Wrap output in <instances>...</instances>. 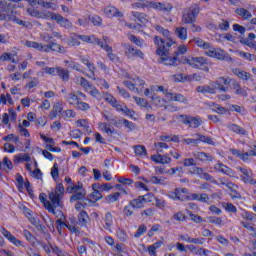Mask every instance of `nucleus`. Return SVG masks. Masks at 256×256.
<instances>
[{"label":"nucleus","mask_w":256,"mask_h":256,"mask_svg":"<svg viewBox=\"0 0 256 256\" xmlns=\"http://www.w3.org/2000/svg\"><path fill=\"white\" fill-rule=\"evenodd\" d=\"M27 13L30 17H36V19H50L51 17V12L47 10L39 11L34 8H28Z\"/></svg>","instance_id":"obj_16"},{"label":"nucleus","mask_w":256,"mask_h":256,"mask_svg":"<svg viewBox=\"0 0 256 256\" xmlns=\"http://www.w3.org/2000/svg\"><path fill=\"white\" fill-rule=\"evenodd\" d=\"M104 229H106L107 231H110V233L113 232V230H111V228L113 227V214H111V212H107L104 216Z\"/></svg>","instance_id":"obj_31"},{"label":"nucleus","mask_w":256,"mask_h":256,"mask_svg":"<svg viewBox=\"0 0 256 256\" xmlns=\"http://www.w3.org/2000/svg\"><path fill=\"white\" fill-rule=\"evenodd\" d=\"M233 73L236 75V77L242 79V81H249V79H251V75L241 69H234Z\"/></svg>","instance_id":"obj_38"},{"label":"nucleus","mask_w":256,"mask_h":256,"mask_svg":"<svg viewBox=\"0 0 256 256\" xmlns=\"http://www.w3.org/2000/svg\"><path fill=\"white\" fill-rule=\"evenodd\" d=\"M85 198V192L84 191H79V192H75L71 198L70 201H81V199Z\"/></svg>","instance_id":"obj_63"},{"label":"nucleus","mask_w":256,"mask_h":256,"mask_svg":"<svg viewBox=\"0 0 256 256\" xmlns=\"http://www.w3.org/2000/svg\"><path fill=\"white\" fill-rule=\"evenodd\" d=\"M208 223H212L213 225H218L219 227L223 225V219L217 216H208L207 217Z\"/></svg>","instance_id":"obj_53"},{"label":"nucleus","mask_w":256,"mask_h":256,"mask_svg":"<svg viewBox=\"0 0 256 256\" xmlns=\"http://www.w3.org/2000/svg\"><path fill=\"white\" fill-rule=\"evenodd\" d=\"M97 45L101 47L104 51L108 53V59L110 61H117L119 58L113 53V48L107 44V42H103L102 40H96Z\"/></svg>","instance_id":"obj_19"},{"label":"nucleus","mask_w":256,"mask_h":256,"mask_svg":"<svg viewBox=\"0 0 256 256\" xmlns=\"http://www.w3.org/2000/svg\"><path fill=\"white\" fill-rule=\"evenodd\" d=\"M98 127L100 131L107 133V135H115V133H117L115 130L111 129V126L108 123L105 122H99Z\"/></svg>","instance_id":"obj_34"},{"label":"nucleus","mask_w":256,"mask_h":256,"mask_svg":"<svg viewBox=\"0 0 256 256\" xmlns=\"http://www.w3.org/2000/svg\"><path fill=\"white\" fill-rule=\"evenodd\" d=\"M64 98L66 99L67 103H69V105H74V107H76L77 104L81 101L79 96H77L75 93H68L64 96Z\"/></svg>","instance_id":"obj_33"},{"label":"nucleus","mask_w":256,"mask_h":256,"mask_svg":"<svg viewBox=\"0 0 256 256\" xmlns=\"http://www.w3.org/2000/svg\"><path fill=\"white\" fill-rule=\"evenodd\" d=\"M192 43H195L200 49H203V51H207L211 48V43L204 41L203 39L199 37H194L191 40Z\"/></svg>","instance_id":"obj_29"},{"label":"nucleus","mask_w":256,"mask_h":256,"mask_svg":"<svg viewBox=\"0 0 256 256\" xmlns=\"http://www.w3.org/2000/svg\"><path fill=\"white\" fill-rule=\"evenodd\" d=\"M148 7L151 9H157V11H171L173 9V5L169 3H161V2H149Z\"/></svg>","instance_id":"obj_22"},{"label":"nucleus","mask_w":256,"mask_h":256,"mask_svg":"<svg viewBox=\"0 0 256 256\" xmlns=\"http://www.w3.org/2000/svg\"><path fill=\"white\" fill-rule=\"evenodd\" d=\"M236 13H237V15L242 17V19H251V17H253L251 12H249V10H247L245 8H237Z\"/></svg>","instance_id":"obj_45"},{"label":"nucleus","mask_w":256,"mask_h":256,"mask_svg":"<svg viewBox=\"0 0 256 256\" xmlns=\"http://www.w3.org/2000/svg\"><path fill=\"white\" fill-rule=\"evenodd\" d=\"M122 47L124 49V55L127 57V59H131L132 61L137 59V57L139 59H145V54L143 51L133 47V45L129 43H123Z\"/></svg>","instance_id":"obj_4"},{"label":"nucleus","mask_w":256,"mask_h":256,"mask_svg":"<svg viewBox=\"0 0 256 256\" xmlns=\"http://www.w3.org/2000/svg\"><path fill=\"white\" fill-rule=\"evenodd\" d=\"M63 109H65V103L63 101H56L52 106V110L50 111L49 118L57 119L59 115L63 114Z\"/></svg>","instance_id":"obj_14"},{"label":"nucleus","mask_w":256,"mask_h":256,"mask_svg":"<svg viewBox=\"0 0 256 256\" xmlns=\"http://www.w3.org/2000/svg\"><path fill=\"white\" fill-rule=\"evenodd\" d=\"M134 152L136 157H140V159L147 157V148H145L143 145L134 146Z\"/></svg>","instance_id":"obj_37"},{"label":"nucleus","mask_w":256,"mask_h":256,"mask_svg":"<svg viewBox=\"0 0 256 256\" xmlns=\"http://www.w3.org/2000/svg\"><path fill=\"white\" fill-rule=\"evenodd\" d=\"M198 137V141H201L202 143H207V145H215V142H213V138L201 134L196 135Z\"/></svg>","instance_id":"obj_50"},{"label":"nucleus","mask_w":256,"mask_h":256,"mask_svg":"<svg viewBox=\"0 0 256 256\" xmlns=\"http://www.w3.org/2000/svg\"><path fill=\"white\" fill-rule=\"evenodd\" d=\"M197 15H199V6L194 4L183 11L182 23H185L186 25H188L189 23H195Z\"/></svg>","instance_id":"obj_5"},{"label":"nucleus","mask_w":256,"mask_h":256,"mask_svg":"<svg viewBox=\"0 0 256 256\" xmlns=\"http://www.w3.org/2000/svg\"><path fill=\"white\" fill-rule=\"evenodd\" d=\"M154 147L157 153H164V149H169V145H167L165 142H156L154 143Z\"/></svg>","instance_id":"obj_56"},{"label":"nucleus","mask_w":256,"mask_h":256,"mask_svg":"<svg viewBox=\"0 0 256 256\" xmlns=\"http://www.w3.org/2000/svg\"><path fill=\"white\" fill-rule=\"evenodd\" d=\"M156 31L160 33V35H163V37H166V39H169L171 37V32L168 29L163 28L161 25L155 26Z\"/></svg>","instance_id":"obj_54"},{"label":"nucleus","mask_w":256,"mask_h":256,"mask_svg":"<svg viewBox=\"0 0 256 256\" xmlns=\"http://www.w3.org/2000/svg\"><path fill=\"white\" fill-rule=\"evenodd\" d=\"M152 99V103L156 106V107H163V105H165V99L159 97V96H155L153 95L151 97Z\"/></svg>","instance_id":"obj_57"},{"label":"nucleus","mask_w":256,"mask_h":256,"mask_svg":"<svg viewBox=\"0 0 256 256\" xmlns=\"http://www.w3.org/2000/svg\"><path fill=\"white\" fill-rule=\"evenodd\" d=\"M74 82L76 83V85H80V87L83 88L84 91H86L91 85V83H89L88 80L85 79L83 76H76Z\"/></svg>","instance_id":"obj_35"},{"label":"nucleus","mask_w":256,"mask_h":256,"mask_svg":"<svg viewBox=\"0 0 256 256\" xmlns=\"http://www.w3.org/2000/svg\"><path fill=\"white\" fill-rule=\"evenodd\" d=\"M24 45L26 47H29L30 49H36V51H44V53H50V51H56L57 53H66L67 52L65 47H63L55 42H50L49 44H43V43L26 40L24 42Z\"/></svg>","instance_id":"obj_1"},{"label":"nucleus","mask_w":256,"mask_h":256,"mask_svg":"<svg viewBox=\"0 0 256 256\" xmlns=\"http://www.w3.org/2000/svg\"><path fill=\"white\" fill-rule=\"evenodd\" d=\"M103 13L104 15H106V17H109L110 19H113V17L121 19V17H123V12H121L119 8L115 6H106L103 9Z\"/></svg>","instance_id":"obj_17"},{"label":"nucleus","mask_w":256,"mask_h":256,"mask_svg":"<svg viewBox=\"0 0 256 256\" xmlns=\"http://www.w3.org/2000/svg\"><path fill=\"white\" fill-rule=\"evenodd\" d=\"M76 127H83L86 131H89V122L86 119H79L75 122Z\"/></svg>","instance_id":"obj_61"},{"label":"nucleus","mask_w":256,"mask_h":256,"mask_svg":"<svg viewBox=\"0 0 256 256\" xmlns=\"http://www.w3.org/2000/svg\"><path fill=\"white\" fill-rule=\"evenodd\" d=\"M50 19L52 21H56V23L60 25V27H64V29H71L73 27V23H71L69 19L61 16L60 14L51 12Z\"/></svg>","instance_id":"obj_11"},{"label":"nucleus","mask_w":256,"mask_h":256,"mask_svg":"<svg viewBox=\"0 0 256 256\" xmlns=\"http://www.w3.org/2000/svg\"><path fill=\"white\" fill-rule=\"evenodd\" d=\"M230 153L235 157H239L242 161H249L250 157H256V148L254 150H250L249 152L241 153V151L237 149H230Z\"/></svg>","instance_id":"obj_15"},{"label":"nucleus","mask_w":256,"mask_h":256,"mask_svg":"<svg viewBox=\"0 0 256 256\" xmlns=\"http://www.w3.org/2000/svg\"><path fill=\"white\" fill-rule=\"evenodd\" d=\"M39 199L44 204L45 209H47L49 213H52V215H55V209L53 208V205L49 200L45 199V196L43 194H40Z\"/></svg>","instance_id":"obj_40"},{"label":"nucleus","mask_w":256,"mask_h":256,"mask_svg":"<svg viewBox=\"0 0 256 256\" xmlns=\"http://www.w3.org/2000/svg\"><path fill=\"white\" fill-rule=\"evenodd\" d=\"M79 39H81L80 36H77L76 34H71L68 45H70L71 47H79V45H81Z\"/></svg>","instance_id":"obj_48"},{"label":"nucleus","mask_w":256,"mask_h":256,"mask_svg":"<svg viewBox=\"0 0 256 256\" xmlns=\"http://www.w3.org/2000/svg\"><path fill=\"white\" fill-rule=\"evenodd\" d=\"M214 171H216L217 173H223L224 175H228L229 177H235V172L221 162H218L214 165Z\"/></svg>","instance_id":"obj_21"},{"label":"nucleus","mask_w":256,"mask_h":256,"mask_svg":"<svg viewBox=\"0 0 256 256\" xmlns=\"http://www.w3.org/2000/svg\"><path fill=\"white\" fill-rule=\"evenodd\" d=\"M238 171L242 173L241 179L243 183H248L249 185H256V180L251 176V172L243 167H237Z\"/></svg>","instance_id":"obj_20"},{"label":"nucleus","mask_w":256,"mask_h":256,"mask_svg":"<svg viewBox=\"0 0 256 256\" xmlns=\"http://www.w3.org/2000/svg\"><path fill=\"white\" fill-rule=\"evenodd\" d=\"M0 233H2V235L6 239H8V241L10 243H12V245H15V247L23 246V242H21V240L17 239L13 234H11V232H9V230L2 227V228H0Z\"/></svg>","instance_id":"obj_18"},{"label":"nucleus","mask_w":256,"mask_h":256,"mask_svg":"<svg viewBox=\"0 0 256 256\" xmlns=\"http://www.w3.org/2000/svg\"><path fill=\"white\" fill-rule=\"evenodd\" d=\"M4 17H6L4 18V21H12L13 23H16L17 25H21L22 27H26L27 29H30L31 27V22H25L23 20H19V18H17V12L13 10L5 11Z\"/></svg>","instance_id":"obj_9"},{"label":"nucleus","mask_w":256,"mask_h":256,"mask_svg":"<svg viewBox=\"0 0 256 256\" xmlns=\"http://www.w3.org/2000/svg\"><path fill=\"white\" fill-rule=\"evenodd\" d=\"M61 117L64 119V121H67V119H75V117H77V112H75L73 109H67L62 111Z\"/></svg>","instance_id":"obj_42"},{"label":"nucleus","mask_w":256,"mask_h":256,"mask_svg":"<svg viewBox=\"0 0 256 256\" xmlns=\"http://www.w3.org/2000/svg\"><path fill=\"white\" fill-rule=\"evenodd\" d=\"M75 108L78 111H89V109H91V105H89V103L83 102V101H78V103L76 104Z\"/></svg>","instance_id":"obj_52"},{"label":"nucleus","mask_w":256,"mask_h":256,"mask_svg":"<svg viewBox=\"0 0 256 256\" xmlns=\"http://www.w3.org/2000/svg\"><path fill=\"white\" fill-rule=\"evenodd\" d=\"M57 75L62 79V81H69V71L58 67Z\"/></svg>","instance_id":"obj_51"},{"label":"nucleus","mask_w":256,"mask_h":256,"mask_svg":"<svg viewBox=\"0 0 256 256\" xmlns=\"http://www.w3.org/2000/svg\"><path fill=\"white\" fill-rule=\"evenodd\" d=\"M150 183L152 185H165V177L152 176L150 177Z\"/></svg>","instance_id":"obj_58"},{"label":"nucleus","mask_w":256,"mask_h":256,"mask_svg":"<svg viewBox=\"0 0 256 256\" xmlns=\"http://www.w3.org/2000/svg\"><path fill=\"white\" fill-rule=\"evenodd\" d=\"M126 79H130L123 81V85L127 87V89H129L133 93H137V95H141V93H143V87H145V80L137 76L131 77V75L129 74H126Z\"/></svg>","instance_id":"obj_2"},{"label":"nucleus","mask_w":256,"mask_h":256,"mask_svg":"<svg viewBox=\"0 0 256 256\" xmlns=\"http://www.w3.org/2000/svg\"><path fill=\"white\" fill-rule=\"evenodd\" d=\"M229 21L222 19L219 23H218V29H220V31H229Z\"/></svg>","instance_id":"obj_62"},{"label":"nucleus","mask_w":256,"mask_h":256,"mask_svg":"<svg viewBox=\"0 0 256 256\" xmlns=\"http://www.w3.org/2000/svg\"><path fill=\"white\" fill-rule=\"evenodd\" d=\"M232 79L230 77H218L213 83L216 90L222 91L223 93H227L229 91V87L225 85H231Z\"/></svg>","instance_id":"obj_13"},{"label":"nucleus","mask_w":256,"mask_h":256,"mask_svg":"<svg viewBox=\"0 0 256 256\" xmlns=\"http://www.w3.org/2000/svg\"><path fill=\"white\" fill-rule=\"evenodd\" d=\"M133 17H135V19H138V21H140V23H147V21H149V17H147V15L143 14V13H139V12H132Z\"/></svg>","instance_id":"obj_55"},{"label":"nucleus","mask_w":256,"mask_h":256,"mask_svg":"<svg viewBox=\"0 0 256 256\" xmlns=\"http://www.w3.org/2000/svg\"><path fill=\"white\" fill-rule=\"evenodd\" d=\"M183 65H189L193 69H201L204 65H207V59L204 57H191L182 59Z\"/></svg>","instance_id":"obj_8"},{"label":"nucleus","mask_w":256,"mask_h":256,"mask_svg":"<svg viewBox=\"0 0 256 256\" xmlns=\"http://www.w3.org/2000/svg\"><path fill=\"white\" fill-rule=\"evenodd\" d=\"M174 34L178 39H181V41H187L188 38V32L187 28L185 27H176L174 30Z\"/></svg>","instance_id":"obj_30"},{"label":"nucleus","mask_w":256,"mask_h":256,"mask_svg":"<svg viewBox=\"0 0 256 256\" xmlns=\"http://www.w3.org/2000/svg\"><path fill=\"white\" fill-rule=\"evenodd\" d=\"M119 197H121V193L120 192H115V193H112V194H109L105 200H106V203H116V201H119Z\"/></svg>","instance_id":"obj_47"},{"label":"nucleus","mask_w":256,"mask_h":256,"mask_svg":"<svg viewBox=\"0 0 256 256\" xmlns=\"http://www.w3.org/2000/svg\"><path fill=\"white\" fill-rule=\"evenodd\" d=\"M81 41L84 43H95L97 45V41H101V39L95 38V36L88 35H80Z\"/></svg>","instance_id":"obj_49"},{"label":"nucleus","mask_w":256,"mask_h":256,"mask_svg":"<svg viewBox=\"0 0 256 256\" xmlns=\"http://www.w3.org/2000/svg\"><path fill=\"white\" fill-rule=\"evenodd\" d=\"M2 141H6V142H9V141H13V143H19V137L16 136L15 134H9L5 137L2 138Z\"/></svg>","instance_id":"obj_64"},{"label":"nucleus","mask_w":256,"mask_h":256,"mask_svg":"<svg viewBox=\"0 0 256 256\" xmlns=\"http://www.w3.org/2000/svg\"><path fill=\"white\" fill-rule=\"evenodd\" d=\"M25 215L27 219H29L30 223H32V225H35L37 229H43V226H41V222L36 217H33L31 210L27 209L25 211Z\"/></svg>","instance_id":"obj_32"},{"label":"nucleus","mask_w":256,"mask_h":256,"mask_svg":"<svg viewBox=\"0 0 256 256\" xmlns=\"http://www.w3.org/2000/svg\"><path fill=\"white\" fill-rule=\"evenodd\" d=\"M54 215H56V217L58 218L57 220L58 225H65V227H67V223H65V215H63V212L55 211Z\"/></svg>","instance_id":"obj_60"},{"label":"nucleus","mask_w":256,"mask_h":256,"mask_svg":"<svg viewBox=\"0 0 256 256\" xmlns=\"http://www.w3.org/2000/svg\"><path fill=\"white\" fill-rule=\"evenodd\" d=\"M172 219L177 221V223H183V221H187V215L185 213L179 211L173 214Z\"/></svg>","instance_id":"obj_46"},{"label":"nucleus","mask_w":256,"mask_h":256,"mask_svg":"<svg viewBox=\"0 0 256 256\" xmlns=\"http://www.w3.org/2000/svg\"><path fill=\"white\" fill-rule=\"evenodd\" d=\"M204 55L211 57L212 59H218L219 61H225L227 53L221 48H215L210 44V48L204 52Z\"/></svg>","instance_id":"obj_7"},{"label":"nucleus","mask_w":256,"mask_h":256,"mask_svg":"<svg viewBox=\"0 0 256 256\" xmlns=\"http://www.w3.org/2000/svg\"><path fill=\"white\" fill-rule=\"evenodd\" d=\"M150 159L160 165H169L171 163V157L169 155H161L159 153L152 155Z\"/></svg>","instance_id":"obj_25"},{"label":"nucleus","mask_w":256,"mask_h":256,"mask_svg":"<svg viewBox=\"0 0 256 256\" xmlns=\"http://www.w3.org/2000/svg\"><path fill=\"white\" fill-rule=\"evenodd\" d=\"M167 100L170 102H177V103H184V105H188L189 104V100L183 96V94L180 93H171L167 94Z\"/></svg>","instance_id":"obj_23"},{"label":"nucleus","mask_w":256,"mask_h":256,"mask_svg":"<svg viewBox=\"0 0 256 256\" xmlns=\"http://www.w3.org/2000/svg\"><path fill=\"white\" fill-rule=\"evenodd\" d=\"M130 204L133 206L134 209H143L145 206V199L143 196H139L136 199L130 201Z\"/></svg>","instance_id":"obj_36"},{"label":"nucleus","mask_w":256,"mask_h":256,"mask_svg":"<svg viewBox=\"0 0 256 256\" xmlns=\"http://www.w3.org/2000/svg\"><path fill=\"white\" fill-rule=\"evenodd\" d=\"M64 193L65 187H63V184H58L56 188L49 193V199L53 209L61 207V200L63 199Z\"/></svg>","instance_id":"obj_3"},{"label":"nucleus","mask_w":256,"mask_h":256,"mask_svg":"<svg viewBox=\"0 0 256 256\" xmlns=\"http://www.w3.org/2000/svg\"><path fill=\"white\" fill-rule=\"evenodd\" d=\"M89 221V214L85 211H81L78 215V223L81 227H85Z\"/></svg>","instance_id":"obj_41"},{"label":"nucleus","mask_w":256,"mask_h":256,"mask_svg":"<svg viewBox=\"0 0 256 256\" xmlns=\"http://www.w3.org/2000/svg\"><path fill=\"white\" fill-rule=\"evenodd\" d=\"M85 91L86 93H89V95L95 97L96 99H99V97H101V93L95 86H93V84H90Z\"/></svg>","instance_id":"obj_44"},{"label":"nucleus","mask_w":256,"mask_h":256,"mask_svg":"<svg viewBox=\"0 0 256 256\" xmlns=\"http://www.w3.org/2000/svg\"><path fill=\"white\" fill-rule=\"evenodd\" d=\"M193 157L197 160V161H201V163H207V161H213V156H211V154L209 153H205V152H193Z\"/></svg>","instance_id":"obj_26"},{"label":"nucleus","mask_w":256,"mask_h":256,"mask_svg":"<svg viewBox=\"0 0 256 256\" xmlns=\"http://www.w3.org/2000/svg\"><path fill=\"white\" fill-rule=\"evenodd\" d=\"M160 141H162L163 143H169V142H173V143H177L179 141V137L175 136L173 134L169 135V134H164V135H160L159 136Z\"/></svg>","instance_id":"obj_39"},{"label":"nucleus","mask_w":256,"mask_h":256,"mask_svg":"<svg viewBox=\"0 0 256 256\" xmlns=\"http://www.w3.org/2000/svg\"><path fill=\"white\" fill-rule=\"evenodd\" d=\"M0 102H2L3 105H7V103L13 105V98H11V94H2L0 96Z\"/></svg>","instance_id":"obj_59"},{"label":"nucleus","mask_w":256,"mask_h":256,"mask_svg":"<svg viewBox=\"0 0 256 256\" xmlns=\"http://www.w3.org/2000/svg\"><path fill=\"white\" fill-rule=\"evenodd\" d=\"M133 99H134L136 105H138L142 109H146V111H151V109H153V107H151L149 105V101H147V99L137 97V96H134Z\"/></svg>","instance_id":"obj_28"},{"label":"nucleus","mask_w":256,"mask_h":256,"mask_svg":"<svg viewBox=\"0 0 256 256\" xmlns=\"http://www.w3.org/2000/svg\"><path fill=\"white\" fill-rule=\"evenodd\" d=\"M232 89L234 90L235 95H240L241 97H247V88L241 87V84L237 81L232 82Z\"/></svg>","instance_id":"obj_27"},{"label":"nucleus","mask_w":256,"mask_h":256,"mask_svg":"<svg viewBox=\"0 0 256 256\" xmlns=\"http://www.w3.org/2000/svg\"><path fill=\"white\" fill-rule=\"evenodd\" d=\"M196 91L202 94L208 93V95H215L217 93L214 82H211L209 85L198 86Z\"/></svg>","instance_id":"obj_24"},{"label":"nucleus","mask_w":256,"mask_h":256,"mask_svg":"<svg viewBox=\"0 0 256 256\" xmlns=\"http://www.w3.org/2000/svg\"><path fill=\"white\" fill-rule=\"evenodd\" d=\"M156 54L160 57V62L163 65H175L177 63V57L169 56V49L158 48Z\"/></svg>","instance_id":"obj_6"},{"label":"nucleus","mask_w":256,"mask_h":256,"mask_svg":"<svg viewBox=\"0 0 256 256\" xmlns=\"http://www.w3.org/2000/svg\"><path fill=\"white\" fill-rule=\"evenodd\" d=\"M228 129L230 131H233V133H237L238 135H246L247 131L243 129L241 126L236 125V124H230L228 125Z\"/></svg>","instance_id":"obj_43"},{"label":"nucleus","mask_w":256,"mask_h":256,"mask_svg":"<svg viewBox=\"0 0 256 256\" xmlns=\"http://www.w3.org/2000/svg\"><path fill=\"white\" fill-rule=\"evenodd\" d=\"M182 123L184 125H189L192 129H197L201 127V123H203V120H201L200 117H192L187 115H181Z\"/></svg>","instance_id":"obj_12"},{"label":"nucleus","mask_w":256,"mask_h":256,"mask_svg":"<svg viewBox=\"0 0 256 256\" xmlns=\"http://www.w3.org/2000/svg\"><path fill=\"white\" fill-rule=\"evenodd\" d=\"M187 193H189L187 188H176L168 193V197L169 199H173V201H185L187 199Z\"/></svg>","instance_id":"obj_10"}]
</instances>
